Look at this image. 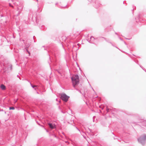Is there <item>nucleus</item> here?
<instances>
[{
  "label": "nucleus",
  "mask_w": 146,
  "mask_h": 146,
  "mask_svg": "<svg viewBox=\"0 0 146 146\" xmlns=\"http://www.w3.org/2000/svg\"><path fill=\"white\" fill-rule=\"evenodd\" d=\"M74 87L79 82V77L77 75H74L71 78Z\"/></svg>",
  "instance_id": "1"
},
{
  "label": "nucleus",
  "mask_w": 146,
  "mask_h": 146,
  "mask_svg": "<svg viewBox=\"0 0 146 146\" xmlns=\"http://www.w3.org/2000/svg\"><path fill=\"white\" fill-rule=\"evenodd\" d=\"M27 50V51L28 52V53H29V55H30V54L29 52V51H28V50Z\"/></svg>",
  "instance_id": "9"
},
{
  "label": "nucleus",
  "mask_w": 146,
  "mask_h": 146,
  "mask_svg": "<svg viewBox=\"0 0 146 146\" xmlns=\"http://www.w3.org/2000/svg\"><path fill=\"white\" fill-rule=\"evenodd\" d=\"M146 139V136L145 135L141 137L138 139V141L142 145L145 144V140Z\"/></svg>",
  "instance_id": "2"
},
{
  "label": "nucleus",
  "mask_w": 146,
  "mask_h": 146,
  "mask_svg": "<svg viewBox=\"0 0 146 146\" xmlns=\"http://www.w3.org/2000/svg\"><path fill=\"white\" fill-rule=\"evenodd\" d=\"M15 108L13 107H11L9 108V110H14Z\"/></svg>",
  "instance_id": "6"
},
{
  "label": "nucleus",
  "mask_w": 146,
  "mask_h": 146,
  "mask_svg": "<svg viewBox=\"0 0 146 146\" xmlns=\"http://www.w3.org/2000/svg\"><path fill=\"white\" fill-rule=\"evenodd\" d=\"M48 125L52 129H54L55 128V125L54 124L49 123L48 124Z\"/></svg>",
  "instance_id": "4"
},
{
  "label": "nucleus",
  "mask_w": 146,
  "mask_h": 146,
  "mask_svg": "<svg viewBox=\"0 0 146 146\" xmlns=\"http://www.w3.org/2000/svg\"><path fill=\"white\" fill-rule=\"evenodd\" d=\"M109 109H108V108L107 109V111L108 112L109 111Z\"/></svg>",
  "instance_id": "10"
},
{
  "label": "nucleus",
  "mask_w": 146,
  "mask_h": 146,
  "mask_svg": "<svg viewBox=\"0 0 146 146\" xmlns=\"http://www.w3.org/2000/svg\"><path fill=\"white\" fill-rule=\"evenodd\" d=\"M91 40H93L94 39V38L93 36H91L90 38Z\"/></svg>",
  "instance_id": "7"
},
{
  "label": "nucleus",
  "mask_w": 146,
  "mask_h": 146,
  "mask_svg": "<svg viewBox=\"0 0 146 146\" xmlns=\"http://www.w3.org/2000/svg\"><path fill=\"white\" fill-rule=\"evenodd\" d=\"M1 88L3 90H5V87L4 85L3 84H2L1 86Z\"/></svg>",
  "instance_id": "5"
},
{
  "label": "nucleus",
  "mask_w": 146,
  "mask_h": 146,
  "mask_svg": "<svg viewBox=\"0 0 146 146\" xmlns=\"http://www.w3.org/2000/svg\"><path fill=\"white\" fill-rule=\"evenodd\" d=\"M9 5H10V6H11V7H13V6H12L11 5V4H9Z\"/></svg>",
  "instance_id": "11"
},
{
  "label": "nucleus",
  "mask_w": 146,
  "mask_h": 146,
  "mask_svg": "<svg viewBox=\"0 0 146 146\" xmlns=\"http://www.w3.org/2000/svg\"><path fill=\"white\" fill-rule=\"evenodd\" d=\"M31 86L33 88H34V87H37V86H33L32 85H31Z\"/></svg>",
  "instance_id": "8"
},
{
  "label": "nucleus",
  "mask_w": 146,
  "mask_h": 146,
  "mask_svg": "<svg viewBox=\"0 0 146 146\" xmlns=\"http://www.w3.org/2000/svg\"><path fill=\"white\" fill-rule=\"evenodd\" d=\"M69 98V97L64 94H61V99L65 102H66L68 100Z\"/></svg>",
  "instance_id": "3"
}]
</instances>
